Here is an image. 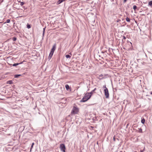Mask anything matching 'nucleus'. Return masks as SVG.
Returning <instances> with one entry per match:
<instances>
[{
    "label": "nucleus",
    "mask_w": 152,
    "mask_h": 152,
    "mask_svg": "<svg viewBox=\"0 0 152 152\" xmlns=\"http://www.w3.org/2000/svg\"><path fill=\"white\" fill-rule=\"evenodd\" d=\"M91 94H90L89 93L86 94L80 102H85L86 101L91 98Z\"/></svg>",
    "instance_id": "nucleus-1"
},
{
    "label": "nucleus",
    "mask_w": 152,
    "mask_h": 152,
    "mask_svg": "<svg viewBox=\"0 0 152 152\" xmlns=\"http://www.w3.org/2000/svg\"><path fill=\"white\" fill-rule=\"evenodd\" d=\"M78 110H79L77 108L74 106L72 109L71 113L74 114H77L78 112Z\"/></svg>",
    "instance_id": "nucleus-2"
},
{
    "label": "nucleus",
    "mask_w": 152,
    "mask_h": 152,
    "mask_svg": "<svg viewBox=\"0 0 152 152\" xmlns=\"http://www.w3.org/2000/svg\"><path fill=\"white\" fill-rule=\"evenodd\" d=\"M60 148L61 151L65 152V150L66 148L65 145L64 144H62L60 145Z\"/></svg>",
    "instance_id": "nucleus-3"
},
{
    "label": "nucleus",
    "mask_w": 152,
    "mask_h": 152,
    "mask_svg": "<svg viewBox=\"0 0 152 152\" xmlns=\"http://www.w3.org/2000/svg\"><path fill=\"white\" fill-rule=\"evenodd\" d=\"M104 95L106 98H109V93L108 89H104Z\"/></svg>",
    "instance_id": "nucleus-4"
},
{
    "label": "nucleus",
    "mask_w": 152,
    "mask_h": 152,
    "mask_svg": "<svg viewBox=\"0 0 152 152\" xmlns=\"http://www.w3.org/2000/svg\"><path fill=\"white\" fill-rule=\"evenodd\" d=\"M56 44H55L53 46V48L51 50V51L50 52L54 53V51L56 49Z\"/></svg>",
    "instance_id": "nucleus-5"
},
{
    "label": "nucleus",
    "mask_w": 152,
    "mask_h": 152,
    "mask_svg": "<svg viewBox=\"0 0 152 152\" xmlns=\"http://www.w3.org/2000/svg\"><path fill=\"white\" fill-rule=\"evenodd\" d=\"M49 21H50V23H52V24H54L55 22L53 18H51L49 19Z\"/></svg>",
    "instance_id": "nucleus-6"
},
{
    "label": "nucleus",
    "mask_w": 152,
    "mask_h": 152,
    "mask_svg": "<svg viewBox=\"0 0 152 152\" xmlns=\"http://www.w3.org/2000/svg\"><path fill=\"white\" fill-rule=\"evenodd\" d=\"M23 63V62L20 63H15V64H13V65H12V66H16L17 65H19V64H22Z\"/></svg>",
    "instance_id": "nucleus-7"
},
{
    "label": "nucleus",
    "mask_w": 152,
    "mask_h": 152,
    "mask_svg": "<svg viewBox=\"0 0 152 152\" xmlns=\"http://www.w3.org/2000/svg\"><path fill=\"white\" fill-rule=\"evenodd\" d=\"M53 53H51V52H50V53L49 54V58H51L53 56Z\"/></svg>",
    "instance_id": "nucleus-8"
},
{
    "label": "nucleus",
    "mask_w": 152,
    "mask_h": 152,
    "mask_svg": "<svg viewBox=\"0 0 152 152\" xmlns=\"http://www.w3.org/2000/svg\"><path fill=\"white\" fill-rule=\"evenodd\" d=\"M65 87L67 90H68L69 88V86L67 84L65 86Z\"/></svg>",
    "instance_id": "nucleus-9"
},
{
    "label": "nucleus",
    "mask_w": 152,
    "mask_h": 152,
    "mask_svg": "<svg viewBox=\"0 0 152 152\" xmlns=\"http://www.w3.org/2000/svg\"><path fill=\"white\" fill-rule=\"evenodd\" d=\"M96 90V88H95L94 90H92L90 93H90V94H91V95H92V94H93L94 92V91H95Z\"/></svg>",
    "instance_id": "nucleus-10"
},
{
    "label": "nucleus",
    "mask_w": 152,
    "mask_h": 152,
    "mask_svg": "<svg viewBox=\"0 0 152 152\" xmlns=\"http://www.w3.org/2000/svg\"><path fill=\"white\" fill-rule=\"evenodd\" d=\"M12 80H9L7 82V83L9 84H12Z\"/></svg>",
    "instance_id": "nucleus-11"
},
{
    "label": "nucleus",
    "mask_w": 152,
    "mask_h": 152,
    "mask_svg": "<svg viewBox=\"0 0 152 152\" xmlns=\"http://www.w3.org/2000/svg\"><path fill=\"white\" fill-rule=\"evenodd\" d=\"M45 28H46V27H45L44 28H43V34H42V36H43V37H44V34H45Z\"/></svg>",
    "instance_id": "nucleus-12"
},
{
    "label": "nucleus",
    "mask_w": 152,
    "mask_h": 152,
    "mask_svg": "<svg viewBox=\"0 0 152 152\" xmlns=\"http://www.w3.org/2000/svg\"><path fill=\"white\" fill-rule=\"evenodd\" d=\"M141 122L142 124H144L145 122V119L144 118H142Z\"/></svg>",
    "instance_id": "nucleus-13"
},
{
    "label": "nucleus",
    "mask_w": 152,
    "mask_h": 152,
    "mask_svg": "<svg viewBox=\"0 0 152 152\" xmlns=\"http://www.w3.org/2000/svg\"><path fill=\"white\" fill-rule=\"evenodd\" d=\"M21 75H15L14 77L15 78H18L19 76H20Z\"/></svg>",
    "instance_id": "nucleus-14"
},
{
    "label": "nucleus",
    "mask_w": 152,
    "mask_h": 152,
    "mask_svg": "<svg viewBox=\"0 0 152 152\" xmlns=\"http://www.w3.org/2000/svg\"><path fill=\"white\" fill-rule=\"evenodd\" d=\"M126 20L127 22H129L130 21V19L127 17L126 18Z\"/></svg>",
    "instance_id": "nucleus-15"
},
{
    "label": "nucleus",
    "mask_w": 152,
    "mask_h": 152,
    "mask_svg": "<svg viewBox=\"0 0 152 152\" xmlns=\"http://www.w3.org/2000/svg\"><path fill=\"white\" fill-rule=\"evenodd\" d=\"M149 5L151 6L152 5V1H150L148 3Z\"/></svg>",
    "instance_id": "nucleus-16"
},
{
    "label": "nucleus",
    "mask_w": 152,
    "mask_h": 152,
    "mask_svg": "<svg viewBox=\"0 0 152 152\" xmlns=\"http://www.w3.org/2000/svg\"><path fill=\"white\" fill-rule=\"evenodd\" d=\"M66 57L68 58H70L71 57V56L68 54L66 55L65 56Z\"/></svg>",
    "instance_id": "nucleus-17"
},
{
    "label": "nucleus",
    "mask_w": 152,
    "mask_h": 152,
    "mask_svg": "<svg viewBox=\"0 0 152 152\" xmlns=\"http://www.w3.org/2000/svg\"><path fill=\"white\" fill-rule=\"evenodd\" d=\"M103 88H104V89H108L107 88H106V85H105L104 86H103Z\"/></svg>",
    "instance_id": "nucleus-18"
},
{
    "label": "nucleus",
    "mask_w": 152,
    "mask_h": 152,
    "mask_svg": "<svg viewBox=\"0 0 152 152\" xmlns=\"http://www.w3.org/2000/svg\"><path fill=\"white\" fill-rule=\"evenodd\" d=\"M137 8V7L136 5H134L133 7V8L134 10H135Z\"/></svg>",
    "instance_id": "nucleus-19"
},
{
    "label": "nucleus",
    "mask_w": 152,
    "mask_h": 152,
    "mask_svg": "<svg viewBox=\"0 0 152 152\" xmlns=\"http://www.w3.org/2000/svg\"><path fill=\"white\" fill-rule=\"evenodd\" d=\"M126 39V37L124 36H123V39H122V42H124V39L125 40Z\"/></svg>",
    "instance_id": "nucleus-20"
},
{
    "label": "nucleus",
    "mask_w": 152,
    "mask_h": 152,
    "mask_svg": "<svg viewBox=\"0 0 152 152\" xmlns=\"http://www.w3.org/2000/svg\"><path fill=\"white\" fill-rule=\"evenodd\" d=\"M17 39V38L16 37H13V38H12V40L13 41H15Z\"/></svg>",
    "instance_id": "nucleus-21"
},
{
    "label": "nucleus",
    "mask_w": 152,
    "mask_h": 152,
    "mask_svg": "<svg viewBox=\"0 0 152 152\" xmlns=\"http://www.w3.org/2000/svg\"><path fill=\"white\" fill-rule=\"evenodd\" d=\"M10 19H7V21H6V22L5 23H9L10 22Z\"/></svg>",
    "instance_id": "nucleus-22"
},
{
    "label": "nucleus",
    "mask_w": 152,
    "mask_h": 152,
    "mask_svg": "<svg viewBox=\"0 0 152 152\" xmlns=\"http://www.w3.org/2000/svg\"><path fill=\"white\" fill-rule=\"evenodd\" d=\"M24 4V2H21L20 3V5L21 6L23 5Z\"/></svg>",
    "instance_id": "nucleus-23"
},
{
    "label": "nucleus",
    "mask_w": 152,
    "mask_h": 152,
    "mask_svg": "<svg viewBox=\"0 0 152 152\" xmlns=\"http://www.w3.org/2000/svg\"><path fill=\"white\" fill-rule=\"evenodd\" d=\"M27 27L28 28H31V26L30 25L28 24L27 25Z\"/></svg>",
    "instance_id": "nucleus-24"
},
{
    "label": "nucleus",
    "mask_w": 152,
    "mask_h": 152,
    "mask_svg": "<svg viewBox=\"0 0 152 152\" xmlns=\"http://www.w3.org/2000/svg\"><path fill=\"white\" fill-rule=\"evenodd\" d=\"M34 145V142L32 143L31 146V149L32 148Z\"/></svg>",
    "instance_id": "nucleus-25"
},
{
    "label": "nucleus",
    "mask_w": 152,
    "mask_h": 152,
    "mask_svg": "<svg viewBox=\"0 0 152 152\" xmlns=\"http://www.w3.org/2000/svg\"><path fill=\"white\" fill-rule=\"evenodd\" d=\"M145 150V147H144V148L143 150H140V152H143Z\"/></svg>",
    "instance_id": "nucleus-26"
},
{
    "label": "nucleus",
    "mask_w": 152,
    "mask_h": 152,
    "mask_svg": "<svg viewBox=\"0 0 152 152\" xmlns=\"http://www.w3.org/2000/svg\"><path fill=\"white\" fill-rule=\"evenodd\" d=\"M121 21V20L120 19H118V20H117V22H119Z\"/></svg>",
    "instance_id": "nucleus-27"
},
{
    "label": "nucleus",
    "mask_w": 152,
    "mask_h": 152,
    "mask_svg": "<svg viewBox=\"0 0 152 152\" xmlns=\"http://www.w3.org/2000/svg\"><path fill=\"white\" fill-rule=\"evenodd\" d=\"M113 139L114 141H115V136H114L113 137Z\"/></svg>",
    "instance_id": "nucleus-28"
},
{
    "label": "nucleus",
    "mask_w": 152,
    "mask_h": 152,
    "mask_svg": "<svg viewBox=\"0 0 152 152\" xmlns=\"http://www.w3.org/2000/svg\"><path fill=\"white\" fill-rule=\"evenodd\" d=\"M2 15H3L2 13H0V17H1L2 16Z\"/></svg>",
    "instance_id": "nucleus-29"
},
{
    "label": "nucleus",
    "mask_w": 152,
    "mask_h": 152,
    "mask_svg": "<svg viewBox=\"0 0 152 152\" xmlns=\"http://www.w3.org/2000/svg\"><path fill=\"white\" fill-rule=\"evenodd\" d=\"M140 132H142V129H140Z\"/></svg>",
    "instance_id": "nucleus-30"
},
{
    "label": "nucleus",
    "mask_w": 152,
    "mask_h": 152,
    "mask_svg": "<svg viewBox=\"0 0 152 152\" xmlns=\"http://www.w3.org/2000/svg\"><path fill=\"white\" fill-rule=\"evenodd\" d=\"M103 78H104L103 77H102V78H99V79L100 80H102V79H103Z\"/></svg>",
    "instance_id": "nucleus-31"
},
{
    "label": "nucleus",
    "mask_w": 152,
    "mask_h": 152,
    "mask_svg": "<svg viewBox=\"0 0 152 152\" xmlns=\"http://www.w3.org/2000/svg\"><path fill=\"white\" fill-rule=\"evenodd\" d=\"M127 1V0H124V2L125 3Z\"/></svg>",
    "instance_id": "nucleus-32"
},
{
    "label": "nucleus",
    "mask_w": 152,
    "mask_h": 152,
    "mask_svg": "<svg viewBox=\"0 0 152 152\" xmlns=\"http://www.w3.org/2000/svg\"><path fill=\"white\" fill-rule=\"evenodd\" d=\"M103 76V75L101 74L99 75V77H102Z\"/></svg>",
    "instance_id": "nucleus-33"
},
{
    "label": "nucleus",
    "mask_w": 152,
    "mask_h": 152,
    "mask_svg": "<svg viewBox=\"0 0 152 152\" xmlns=\"http://www.w3.org/2000/svg\"><path fill=\"white\" fill-rule=\"evenodd\" d=\"M150 94H152V91L151 92V93H150Z\"/></svg>",
    "instance_id": "nucleus-34"
},
{
    "label": "nucleus",
    "mask_w": 152,
    "mask_h": 152,
    "mask_svg": "<svg viewBox=\"0 0 152 152\" xmlns=\"http://www.w3.org/2000/svg\"><path fill=\"white\" fill-rule=\"evenodd\" d=\"M22 16H19V17H22Z\"/></svg>",
    "instance_id": "nucleus-35"
},
{
    "label": "nucleus",
    "mask_w": 152,
    "mask_h": 152,
    "mask_svg": "<svg viewBox=\"0 0 152 152\" xmlns=\"http://www.w3.org/2000/svg\"><path fill=\"white\" fill-rule=\"evenodd\" d=\"M142 12V11H140V12Z\"/></svg>",
    "instance_id": "nucleus-36"
},
{
    "label": "nucleus",
    "mask_w": 152,
    "mask_h": 152,
    "mask_svg": "<svg viewBox=\"0 0 152 152\" xmlns=\"http://www.w3.org/2000/svg\"><path fill=\"white\" fill-rule=\"evenodd\" d=\"M132 12H133V10H132Z\"/></svg>",
    "instance_id": "nucleus-37"
},
{
    "label": "nucleus",
    "mask_w": 152,
    "mask_h": 152,
    "mask_svg": "<svg viewBox=\"0 0 152 152\" xmlns=\"http://www.w3.org/2000/svg\"><path fill=\"white\" fill-rule=\"evenodd\" d=\"M136 10H134V11H136Z\"/></svg>",
    "instance_id": "nucleus-38"
},
{
    "label": "nucleus",
    "mask_w": 152,
    "mask_h": 152,
    "mask_svg": "<svg viewBox=\"0 0 152 152\" xmlns=\"http://www.w3.org/2000/svg\"><path fill=\"white\" fill-rule=\"evenodd\" d=\"M134 152H137L135 151H134Z\"/></svg>",
    "instance_id": "nucleus-39"
},
{
    "label": "nucleus",
    "mask_w": 152,
    "mask_h": 152,
    "mask_svg": "<svg viewBox=\"0 0 152 152\" xmlns=\"http://www.w3.org/2000/svg\"><path fill=\"white\" fill-rule=\"evenodd\" d=\"M0 23H1V22H0Z\"/></svg>",
    "instance_id": "nucleus-40"
}]
</instances>
